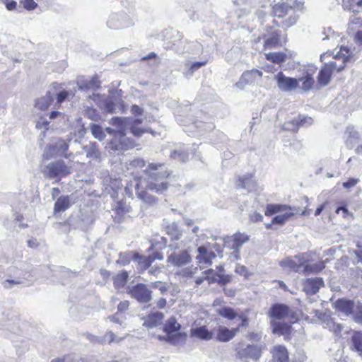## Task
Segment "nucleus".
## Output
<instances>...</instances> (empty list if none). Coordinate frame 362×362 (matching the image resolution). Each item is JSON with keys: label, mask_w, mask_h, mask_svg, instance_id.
<instances>
[{"label": "nucleus", "mask_w": 362, "mask_h": 362, "mask_svg": "<svg viewBox=\"0 0 362 362\" xmlns=\"http://www.w3.org/2000/svg\"><path fill=\"white\" fill-rule=\"evenodd\" d=\"M235 356L242 362H259L263 353V346L259 344L240 343L235 348Z\"/></svg>", "instance_id": "nucleus-1"}, {"label": "nucleus", "mask_w": 362, "mask_h": 362, "mask_svg": "<svg viewBox=\"0 0 362 362\" xmlns=\"http://www.w3.org/2000/svg\"><path fill=\"white\" fill-rule=\"evenodd\" d=\"M165 40L163 47L166 49H172L177 54H182L188 52L187 47L188 42L184 39L180 33L174 29L167 30L165 34Z\"/></svg>", "instance_id": "nucleus-2"}, {"label": "nucleus", "mask_w": 362, "mask_h": 362, "mask_svg": "<svg viewBox=\"0 0 362 362\" xmlns=\"http://www.w3.org/2000/svg\"><path fill=\"white\" fill-rule=\"evenodd\" d=\"M181 325L177 322L176 317L171 316L163 325V330L166 334L165 338L168 343L172 345H177L180 341L187 337L186 332H180Z\"/></svg>", "instance_id": "nucleus-3"}, {"label": "nucleus", "mask_w": 362, "mask_h": 362, "mask_svg": "<svg viewBox=\"0 0 362 362\" xmlns=\"http://www.w3.org/2000/svg\"><path fill=\"white\" fill-rule=\"evenodd\" d=\"M43 175L49 179L62 178L71 173V168L64 160H57L49 163L42 169Z\"/></svg>", "instance_id": "nucleus-4"}, {"label": "nucleus", "mask_w": 362, "mask_h": 362, "mask_svg": "<svg viewBox=\"0 0 362 362\" xmlns=\"http://www.w3.org/2000/svg\"><path fill=\"white\" fill-rule=\"evenodd\" d=\"M68 149L69 144L67 142L61 138H58L46 146L42 156L45 160L58 156L68 158L69 156L66 154Z\"/></svg>", "instance_id": "nucleus-5"}, {"label": "nucleus", "mask_w": 362, "mask_h": 362, "mask_svg": "<svg viewBox=\"0 0 362 362\" xmlns=\"http://www.w3.org/2000/svg\"><path fill=\"white\" fill-rule=\"evenodd\" d=\"M127 293L141 304L148 303L152 300V291L145 284L138 283L129 286Z\"/></svg>", "instance_id": "nucleus-6"}, {"label": "nucleus", "mask_w": 362, "mask_h": 362, "mask_svg": "<svg viewBox=\"0 0 362 362\" xmlns=\"http://www.w3.org/2000/svg\"><path fill=\"white\" fill-rule=\"evenodd\" d=\"M107 26L112 30H120L133 25L132 19L124 12L115 13L110 15L107 22Z\"/></svg>", "instance_id": "nucleus-7"}, {"label": "nucleus", "mask_w": 362, "mask_h": 362, "mask_svg": "<svg viewBox=\"0 0 362 362\" xmlns=\"http://www.w3.org/2000/svg\"><path fill=\"white\" fill-rule=\"evenodd\" d=\"M275 80L280 90L291 93L298 88V81L296 78L286 76L282 71L275 75Z\"/></svg>", "instance_id": "nucleus-8"}, {"label": "nucleus", "mask_w": 362, "mask_h": 362, "mask_svg": "<svg viewBox=\"0 0 362 362\" xmlns=\"http://www.w3.org/2000/svg\"><path fill=\"white\" fill-rule=\"evenodd\" d=\"M335 69H337L335 62L325 63L322 66L317 76V83L320 88L327 86L330 83L332 74Z\"/></svg>", "instance_id": "nucleus-9"}, {"label": "nucleus", "mask_w": 362, "mask_h": 362, "mask_svg": "<svg viewBox=\"0 0 362 362\" xmlns=\"http://www.w3.org/2000/svg\"><path fill=\"white\" fill-rule=\"evenodd\" d=\"M145 171L148 177L156 182L165 179L170 175L165 169L164 163H149Z\"/></svg>", "instance_id": "nucleus-10"}, {"label": "nucleus", "mask_w": 362, "mask_h": 362, "mask_svg": "<svg viewBox=\"0 0 362 362\" xmlns=\"http://www.w3.org/2000/svg\"><path fill=\"white\" fill-rule=\"evenodd\" d=\"M76 85L78 90L81 91H88L89 90H97L101 87V81L99 79V76L95 74L90 79L78 77L76 80Z\"/></svg>", "instance_id": "nucleus-11"}, {"label": "nucleus", "mask_w": 362, "mask_h": 362, "mask_svg": "<svg viewBox=\"0 0 362 362\" xmlns=\"http://www.w3.org/2000/svg\"><path fill=\"white\" fill-rule=\"evenodd\" d=\"M123 105L124 102L122 100H117L116 98L112 97L105 98L100 101V104H98L100 108H101L104 112L110 114L117 113V110L123 109Z\"/></svg>", "instance_id": "nucleus-12"}, {"label": "nucleus", "mask_w": 362, "mask_h": 362, "mask_svg": "<svg viewBox=\"0 0 362 362\" xmlns=\"http://www.w3.org/2000/svg\"><path fill=\"white\" fill-rule=\"evenodd\" d=\"M262 76V72L257 69L245 71L241 75L239 81L236 82L235 86L237 88L243 90L246 86L253 83L257 78H261Z\"/></svg>", "instance_id": "nucleus-13"}, {"label": "nucleus", "mask_w": 362, "mask_h": 362, "mask_svg": "<svg viewBox=\"0 0 362 362\" xmlns=\"http://www.w3.org/2000/svg\"><path fill=\"white\" fill-rule=\"evenodd\" d=\"M305 262V253H303L295 255L294 259L287 258L282 260L280 265L283 267H288L295 272H299L301 268L304 269Z\"/></svg>", "instance_id": "nucleus-14"}, {"label": "nucleus", "mask_w": 362, "mask_h": 362, "mask_svg": "<svg viewBox=\"0 0 362 362\" xmlns=\"http://www.w3.org/2000/svg\"><path fill=\"white\" fill-rule=\"evenodd\" d=\"M213 129L214 125L212 124L205 123L202 121H196L192 124H188L187 126V129L185 131L189 135L192 134V136H202L207 132L211 131Z\"/></svg>", "instance_id": "nucleus-15"}, {"label": "nucleus", "mask_w": 362, "mask_h": 362, "mask_svg": "<svg viewBox=\"0 0 362 362\" xmlns=\"http://www.w3.org/2000/svg\"><path fill=\"white\" fill-rule=\"evenodd\" d=\"M192 261L191 255L186 250H182L180 253H172L168 257V262L175 267H182Z\"/></svg>", "instance_id": "nucleus-16"}, {"label": "nucleus", "mask_w": 362, "mask_h": 362, "mask_svg": "<svg viewBox=\"0 0 362 362\" xmlns=\"http://www.w3.org/2000/svg\"><path fill=\"white\" fill-rule=\"evenodd\" d=\"M290 308L284 303H276L273 304L268 312L271 318L281 320L289 315Z\"/></svg>", "instance_id": "nucleus-17"}, {"label": "nucleus", "mask_w": 362, "mask_h": 362, "mask_svg": "<svg viewBox=\"0 0 362 362\" xmlns=\"http://www.w3.org/2000/svg\"><path fill=\"white\" fill-rule=\"evenodd\" d=\"M333 308L338 312L349 316L353 313L354 302L352 300L346 298H338L334 303Z\"/></svg>", "instance_id": "nucleus-18"}, {"label": "nucleus", "mask_w": 362, "mask_h": 362, "mask_svg": "<svg viewBox=\"0 0 362 362\" xmlns=\"http://www.w3.org/2000/svg\"><path fill=\"white\" fill-rule=\"evenodd\" d=\"M132 117H113L110 123L116 127L118 136L124 139L126 135V128L130 125Z\"/></svg>", "instance_id": "nucleus-19"}, {"label": "nucleus", "mask_w": 362, "mask_h": 362, "mask_svg": "<svg viewBox=\"0 0 362 362\" xmlns=\"http://www.w3.org/2000/svg\"><path fill=\"white\" fill-rule=\"evenodd\" d=\"M324 286V281L321 277L308 278L303 284V290L308 294L317 293L320 288Z\"/></svg>", "instance_id": "nucleus-20"}, {"label": "nucleus", "mask_w": 362, "mask_h": 362, "mask_svg": "<svg viewBox=\"0 0 362 362\" xmlns=\"http://www.w3.org/2000/svg\"><path fill=\"white\" fill-rule=\"evenodd\" d=\"M198 255L196 257L197 262L200 264L211 265L213 259L216 258V255L214 252L209 250L205 245H201L197 247Z\"/></svg>", "instance_id": "nucleus-21"}, {"label": "nucleus", "mask_w": 362, "mask_h": 362, "mask_svg": "<svg viewBox=\"0 0 362 362\" xmlns=\"http://www.w3.org/2000/svg\"><path fill=\"white\" fill-rule=\"evenodd\" d=\"M271 328L272 333L284 336L286 340L290 339L292 327L288 323L272 321L271 322Z\"/></svg>", "instance_id": "nucleus-22"}, {"label": "nucleus", "mask_w": 362, "mask_h": 362, "mask_svg": "<svg viewBox=\"0 0 362 362\" xmlns=\"http://www.w3.org/2000/svg\"><path fill=\"white\" fill-rule=\"evenodd\" d=\"M164 318V314L157 311L149 313L144 319L143 325L146 328H153L161 325Z\"/></svg>", "instance_id": "nucleus-23"}, {"label": "nucleus", "mask_w": 362, "mask_h": 362, "mask_svg": "<svg viewBox=\"0 0 362 362\" xmlns=\"http://www.w3.org/2000/svg\"><path fill=\"white\" fill-rule=\"evenodd\" d=\"M274 362H289L287 349L283 345L274 346L271 350Z\"/></svg>", "instance_id": "nucleus-24"}, {"label": "nucleus", "mask_w": 362, "mask_h": 362, "mask_svg": "<svg viewBox=\"0 0 362 362\" xmlns=\"http://www.w3.org/2000/svg\"><path fill=\"white\" fill-rule=\"evenodd\" d=\"M170 157L173 160L185 163L189 158V149L185 144H180L171 151Z\"/></svg>", "instance_id": "nucleus-25"}, {"label": "nucleus", "mask_w": 362, "mask_h": 362, "mask_svg": "<svg viewBox=\"0 0 362 362\" xmlns=\"http://www.w3.org/2000/svg\"><path fill=\"white\" fill-rule=\"evenodd\" d=\"M298 84L301 82L302 85L300 87L301 93H308L310 91L315 84V80L313 75L308 72H305L302 76L297 78Z\"/></svg>", "instance_id": "nucleus-26"}, {"label": "nucleus", "mask_w": 362, "mask_h": 362, "mask_svg": "<svg viewBox=\"0 0 362 362\" xmlns=\"http://www.w3.org/2000/svg\"><path fill=\"white\" fill-rule=\"evenodd\" d=\"M292 9L293 6L286 2L281 1L272 6V14L274 16L281 18L286 16Z\"/></svg>", "instance_id": "nucleus-27"}, {"label": "nucleus", "mask_w": 362, "mask_h": 362, "mask_svg": "<svg viewBox=\"0 0 362 362\" xmlns=\"http://www.w3.org/2000/svg\"><path fill=\"white\" fill-rule=\"evenodd\" d=\"M54 94L47 91L45 96L35 100V107L40 110H46L54 101Z\"/></svg>", "instance_id": "nucleus-28"}, {"label": "nucleus", "mask_w": 362, "mask_h": 362, "mask_svg": "<svg viewBox=\"0 0 362 362\" xmlns=\"http://www.w3.org/2000/svg\"><path fill=\"white\" fill-rule=\"evenodd\" d=\"M191 334L202 340H210L214 337V333L209 331L206 326H200L191 329Z\"/></svg>", "instance_id": "nucleus-29"}, {"label": "nucleus", "mask_w": 362, "mask_h": 362, "mask_svg": "<svg viewBox=\"0 0 362 362\" xmlns=\"http://www.w3.org/2000/svg\"><path fill=\"white\" fill-rule=\"evenodd\" d=\"M233 243L231 248L235 250V252L238 255L240 253V248L243 244L246 243L250 240V235L238 232L233 236Z\"/></svg>", "instance_id": "nucleus-30"}, {"label": "nucleus", "mask_w": 362, "mask_h": 362, "mask_svg": "<svg viewBox=\"0 0 362 362\" xmlns=\"http://www.w3.org/2000/svg\"><path fill=\"white\" fill-rule=\"evenodd\" d=\"M236 187L237 188L245 189L247 192H252L255 189L256 182L251 176L244 175L243 177H239Z\"/></svg>", "instance_id": "nucleus-31"}, {"label": "nucleus", "mask_w": 362, "mask_h": 362, "mask_svg": "<svg viewBox=\"0 0 362 362\" xmlns=\"http://www.w3.org/2000/svg\"><path fill=\"white\" fill-rule=\"evenodd\" d=\"M71 206L70 198L69 196L62 195L58 197L54 203V214L65 211Z\"/></svg>", "instance_id": "nucleus-32"}, {"label": "nucleus", "mask_w": 362, "mask_h": 362, "mask_svg": "<svg viewBox=\"0 0 362 362\" xmlns=\"http://www.w3.org/2000/svg\"><path fill=\"white\" fill-rule=\"evenodd\" d=\"M136 194L137 197L143 201L144 203L152 205L156 202L157 199L148 193L146 190H140L139 184L136 183L135 185Z\"/></svg>", "instance_id": "nucleus-33"}, {"label": "nucleus", "mask_w": 362, "mask_h": 362, "mask_svg": "<svg viewBox=\"0 0 362 362\" xmlns=\"http://www.w3.org/2000/svg\"><path fill=\"white\" fill-rule=\"evenodd\" d=\"M287 209L291 210V207L286 204H269L267 205L264 214L267 216H271L275 214L286 211Z\"/></svg>", "instance_id": "nucleus-34"}, {"label": "nucleus", "mask_w": 362, "mask_h": 362, "mask_svg": "<svg viewBox=\"0 0 362 362\" xmlns=\"http://www.w3.org/2000/svg\"><path fill=\"white\" fill-rule=\"evenodd\" d=\"M216 339L220 342H228L233 339V334L228 327L219 326L217 329Z\"/></svg>", "instance_id": "nucleus-35"}, {"label": "nucleus", "mask_w": 362, "mask_h": 362, "mask_svg": "<svg viewBox=\"0 0 362 362\" xmlns=\"http://www.w3.org/2000/svg\"><path fill=\"white\" fill-rule=\"evenodd\" d=\"M168 187V183L167 182H161L160 183L150 181L147 183L146 189L157 194H163L167 190Z\"/></svg>", "instance_id": "nucleus-36"}, {"label": "nucleus", "mask_w": 362, "mask_h": 362, "mask_svg": "<svg viewBox=\"0 0 362 362\" xmlns=\"http://www.w3.org/2000/svg\"><path fill=\"white\" fill-rule=\"evenodd\" d=\"M89 129L92 136L97 140L101 141L104 140L106 136L105 132L103 127L98 124L90 123L89 124Z\"/></svg>", "instance_id": "nucleus-37"}, {"label": "nucleus", "mask_w": 362, "mask_h": 362, "mask_svg": "<svg viewBox=\"0 0 362 362\" xmlns=\"http://www.w3.org/2000/svg\"><path fill=\"white\" fill-rule=\"evenodd\" d=\"M166 233L170 235L173 241L180 240L182 235V232L178 228L177 224L175 222L166 227Z\"/></svg>", "instance_id": "nucleus-38"}, {"label": "nucleus", "mask_w": 362, "mask_h": 362, "mask_svg": "<svg viewBox=\"0 0 362 362\" xmlns=\"http://www.w3.org/2000/svg\"><path fill=\"white\" fill-rule=\"evenodd\" d=\"M217 313L228 320H234L238 317V314L235 310L228 306H223L216 310Z\"/></svg>", "instance_id": "nucleus-39"}, {"label": "nucleus", "mask_w": 362, "mask_h": 362, "mask_svg": "<svg viewBox=\"0 0 362 362\" xmlns=\"http://www.w3.org/2000/svg\"><path fill=\"white\" fill-rule=\"evenodd\" d=\"M266 59L275 64H281L285 62L286 54L282 52H268L265 54Z\"/></svg>", "instance_id": "nucleus-40"}, {"label": "nucleus", "mask_w": 362, "mask_h": 362, "mask_svg": "<svg viewBox=\"0 0 362 362\" xmlns=\"http://www.w3.org/2000/svg\"><path fill=\"white\" fill-rule=\"evenodd\" d=\"M354 349L362 355V331H356L351 337Z\"/></svg>", "instance_id": "nucleus-41"}, {"label": "nucleus", "mask_w": 362, "mask_h": 362, "mask_svg": "<svg viewBox=\"0 0 362 362\" xmlns=\"http://www.w3.org/2000/svg\"><path fill=\"white\" fill-rule=\"evenodd\" d=\"M133 259L138 262L139 265L141 269L146 270L148 269L153 262V259L150 257L142 256L138 253H135L133 256Z\"/></svg>", "instance_id": "nucleus-42"}, {"label": "nucleus", "mask_w": 362, "mask_h": 362, "mask_svg": "<svg viewBox=\"0 0 362 362\" xmlns=\"http://www.w3.org/2000/svg\"><path fill=\"white\" fill-rule=\"evenodd\" d=\"M129 279V274L126 271H122L117 274L113 279L115 288H122L125 286Z\"/></svg>", "instance_id": "nucleus-43"}, {"label": "nucleus", "mask_w": 362, "mask_h": 362, "mask_svg": "<svg viewBox=\"0 0 362 362\" xmlns=\"http://www.w3.org/2000/svg\"><path fill=\"white\" fill-rule=\"evenodd\" d=\"M325 267V264L324 262L320 261L318 262L310 264H305L304 266V273L310 274L314 273L317 274L324 269Z\"/></svg>", "instance_id": "nucleus-44"}, {"label": "nucleus", "mask_w": 362, "mask_h": 362, "mask_svg": "<svg viewBox=\"0 0 362 362\" xmlns=\"http://www.w3.org/2000/svg\"><path fill=\"white\" fill-rule=\"evenodd\" d=\"M83 115L87 118L95 122L100 120L101 118L100 112L92 106H86L83 109Z\"/></svg>", "instance_id": "nucleus-45"}, {"label": "nucleus", "mask_w": 362, "mask_h": 362, "mask_svg": "<svg viewBox=\"0 0 362 362\" xmlns=\"http://www.w3.org/2000/svg\"><path fill=\"white\" fill-rule=\"evenodd\" d=\"M88 158H98L100 156L98 145L96 142L90 143L88 146L84 147Z\"/></svg>", "instance_id": "nucleus-46"}, {"label": "nucleus", "mask_w": 362, "mask_h": 362, "mask_svg": "<svg viewBox=\"0 0 362 362\" xmlns=\"http://www.w3.org/2000/svg\"><path fill=\"white\" fill-rule=\"evenodd\" d=\"M294 215L293 211H286L272 218V223L274 225L283 226L291 217Z\"/></svg>", "instance_id": "nucleus-47"}, {"label": "nucleus", "mask_w": 362, "mask_h": 362, "mask_svg": "<svg viewBox=\"0 0 362 362\" xmlns=\"http://www.w3.org/2000/svg\"><path fill=\"white\" fill-rule=\"evenodd\" d=\"M346 132L349 134V139H347V145L349 143H352V141H356L360 139L361 134L358 132H357L354 127L349 126L346 128Z\"/></svg>", "instance_id": "nucleus-48"}, {"label": "nucleus", "mask_w": 362, "mask_h": 362, "mask_svg": "<svg viewBox=\"0 0 362 362\" xmlns=\"http://www.w3.org/2000/svg\"><path fill=\"white\" fill-rule=\"evenodd\" d=\"M299 127L296 118L285 122L281 126L283 130L290 132H296L298 130Z\"/></svg>", "instance_id": "nucleus-49"}, {"label": "nucleus", "mask_w": 362, "mask_h": 362, "mask_svg": "<svg viewBox=\"0 0 362 362\" xmlns=\"http://www.w3.org/2000/svg\"><path fill=\"white\" fill-rule=\"evenodd\" d=\"M299 15L296 13H293L288 18L281 22L282 28H290L296 24Z\"/></svg>", "instance_id": "nucleus-50"}, {"label": "nucleus", "mask_w": 362, "mask_h": 362, "mask_svg": "<svg viewBox=\"0 0 362 362\" xmlns=\"http://www.w3.org/2000/svg\"><path fill=\"white\" fill-rule=\"evenodd\" d=\"M131 252H120L119 254V259L117 260V264L123 266L129 264L131 259Z\"/></svg>", "instance_id": "nucleus-51"}, {"label": "nucleus", "mask_w": 362, "mask_h": 362, "mask_svg": "<svg viewBox=\"0 0 362 362\" xmlns=\"http://www.w3.org/2000/svg\"><path fill=\"white\" fill-rule=\"evenodd\" d=\"M130 132L131 133L137 137L141 136L145 132H151L153 133V131L151 129H143L141 127H136L134 125H132L130 127Z\"/></svg>", "instance_id": "nucleus-52"}, {"label": "nucleus", "mask_w": 362, "mask_h": 362, "mask_svg": "<svg viewBox=\"0 0 362 362\" xmlns=\"http://www.w3.org/2000/svg\"><path fill=\"white\" fill-rule=\"evenodd\" d=\"M299 127L301 126H309L313 124V119L310 117H307L305 115H298V117L296 118Z\"/></svg>", "instance_id": "nucleus-53"}, {"label": "nucleus", "mask_w": 362, "mask_h": 362, "mask_svg": "<svg viewBox=\"0 0 362 362\" xmlns=\"http://www.w3.org/2000/svg\"><path fill=\"white\" fill-rule=\"evenodd\" d=\"M23 281L21 279H8L3 281L2 284L5 288H12L14 286L23 284Z\"/></svg>", "instance_id": "nucleus-54"}, {"label": "nucleus", "mask_w": 362, "mask_h": 362, "mask_svg": "<svg viewBox=\"0 0 362 362\" xmlns=\"http://www.w3.org/2000/svg\"><path fill=\"white\" fill-rule=\"evenodd\" d=\"M71 95V92L66 90H63L59 91V93H57L56 94L57 103H59V104L62 103Z\"/></svg>", "instance_id": "nucleus-55"}, {"label": "nucleus", "mask_w": 362, "mask_h": 362, "mask_svg": "<svg viewBox=\"0 0 362 362\" xmlns=\"http://www.w3.org/2000/svg\"><path fill=\"white\" fill-rule=\"evenodd\" d=\"M216 276L218 277V284L220 286H224L231 281L232 276L229 274H222L219 273H216Z\"/></svg>", "instance_id": "nucleus-56"}, {"label": "nucleus", "mask_w": 362, "mask_h": 362, "mask_svg": "<svg viewBox=\"0 0 362 362\" xmlns=\"http://www.w3.org/2000/svg\"><path fill=\"white\" fill-rule=\"evenodd\" d=\"M206 64V61H204V62H193L191 66H190V68L188 70V71L187 72V76L189 74L190 76H192L194 73V71L200 69L201 67H202L203 66H204L205 64Z\"/></svg>", "instance_id": "nucleus-57"}, {"label": "nucleus", "mask_w": 362, "mask_h": 362, "mask_svg": "<svg viewBox=\"0 0 362 362\" xmlns=\"http://www.w3.org/2000/svg\"><path fill=\"white\" fill-rule=\"evenodd\" d=\"M21 3L28 11H33L37 6V4L34 0H22Z\"/></svg>", "instance_id": "nucleus-58"}, {"label": "nucleus", "mask_w": 362, "mask_h": 362, "mask_svg": "<svg viewBox=\"0 0 362 362\" xmlns=\"http://www.w3.org/2000/svg\"><path fill=\"white\" fill-rule=\"evenodd\" d=\"M76 358L74 355H66L62 358L53 359L51 362H76Z\"/></svg>", "instance_id": "nucleus-59"}, {"label": "nucleus", "mask_w": 362, "mask_h": 362, "mask_svg": "<svg viewBox=\"0 0 362 362\" xmlns=\"http://www.w3.org/2000/svg\"><path fill=\"white\" fill-rule=\"evenodd\" d=\"M279 38L277 35H272L265 40V45L268 47H272L278 44Z\"/></svg>", "instance_id": "nucleus-60"}, {"label": "nucleus", "mask_w": 362, "mask_h": 362, "mask_svg": "<svg viewBox=\"0 0 362 362\" xmlns=\"http://www.w3.org/2000/svg\"><path fill=\"white\" fill-rule=\"evenodd\" d=\"M49 122L44 118H40L36 123V128L39 129H48Z\"/></svg>", "instance_id": "nucleus-61"}, {"label": "nucleus", "mask_w": 362, "mask_h": 362, "mask_svg": "<svg viewBox=\"0 0 362 362\" xmlns=\"http://www.w3.org/2000/svg\"><path fill=\"white\" fill-rule=\"evenodd\" d=\"M262 338L261 333L251 332L247 335V339L252 341H259Z\"/></svg>", "instance_id": "nucleus-62"}, {"label": "nucleus", "mask_w": 362, "mask_h": 362, "mask_svg": "<svg viewBox=\"0 0 362 362\" xmlns=\"http://www.w3.org/2000/svg\"><path fill=\"white\" fill-rule=\"evenodd\" d=\"M129 306V302L128 300L121 301L117 305V312L124 313L127 310H128Z\"/></svg>", "instance_id": "nucleus-63"}, {"label": "nucleus", "mask_w": 362, "mask_h": 362, "mask_svg": "<svg viewBox=\"0 0 362 362\" xmlns=\"http://www.w3.org/2000/svg\"><path fill=\"white\" fill-rule=\"evenodd\" d=\"M354 319L356 322L362 324V305L358 306V312L354 315Z\"/></svg>", "instance_id": "nucleus-64"}]
</instances>
